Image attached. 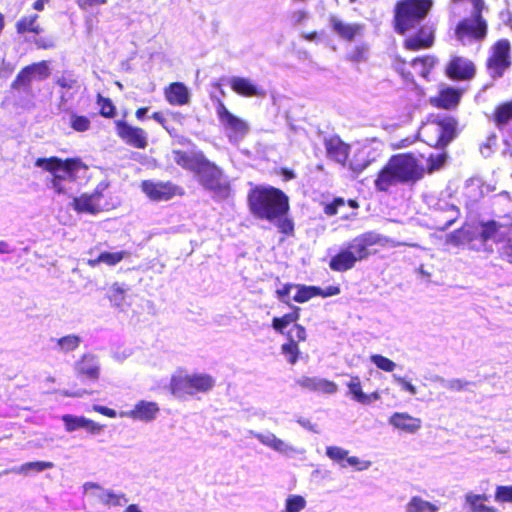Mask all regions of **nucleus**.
I'll list each match as a JSON object with an SVG mask.
<instances>
[{
    "mask_svg": "<svg viewBox=\"0 0 512 512\" xmlns=\"http://www.w3.org/2000/svg\"><path fill=\"white\" fill-rule=\"evenodd\" d=\"M347 387L349 393L352 396V399L358 403L368 405L374 401H377L381 398V395L378 391H374L370 394H366L362 391V383L360 377L357 375L350 376V380L347 383Z\"/></svg>",
    "mask_w": 512,
    "mask_h": 512,
    "instance_id": "nucleus-31",
    "label": "nucleus"
},
{
    "mask_svg": "<svg viewBox=\"0 0 512 512\" xmlns=\"http://www.w3.org/2000/svg\"><path fill=\"white\" fill-rule=\"evenodd\" d=\"M78 377L96 382L100 378V364L96 355L84 353L75 364Z\"/></svg>",
    "mask_w": 512,
    "mask_h": 512,
    "instance_id": "nucleus-21",
    "label": "nucleus"
},
{
    "mask_svg": "<svg viewBox=\"0 0 512 512\" xmlns=\"http://www.w3.org/2000/svg\"><path fill=\"white\" fill-rule=\"evenodd\" d=\"M346 204L342 197H336L331 202L324 204L323 212L327 216H334L338 213L339 209Z\"/></svg>",
    "mask_w": 512,
    "mask_h": 512,
    "instance_id": "nucleus-50",
    "label": "nucleus"
},
{
    "mask_svg": "<svg viewBox=\"0 0 512 512\" xmlns=\"http://www.w3.org/2000/svg\"><path fill=\"white\" fill-rule=\"evenodd\" d=\"M69 126L76 132H86L91 128V121L89 117L85 115H79L77 113H71Z\"/></svg>",
    "mask_w": 512,
    "mask_h": 512,
    "instance_id": "nucleus-41",
    "label": "nucleus"
},
{
    "mask_svg": "<svg viewBox=\"0 0 512 512\" xmlns=\"http://www.w3.org/2000/svg\"><path fill=\"white\" fill-rule=\"evenodd\" d=\"M166 101L173 106H183L189 103L190 93L182 82H172L164 88Z\"/></svg>",
    "mask_w": 512,
    "mask_h": 512,
    "instance_id": "nucleus-28",
    "label": "nucleus"
},
{
    "mask_svg": "<svg viewBox=\"0 0 512 512\" xmlns=\"http://www.w3.org/2000/svg\"><path fill=\"white\" fill-rule=\"evenodd\" d=\"M280 173L284 176V179L287 181L295 178V173L291 169L282 168Z\"/></svg>",
    "mask_w": 512,
    "mask_h": 512,
    "instance_id": "nucleus-64",
    "label": "nucleus"
},
{
    "mask_svg": "<svg viewBox=\"0 0 512 512\" xmlns=\"http://www.w3.org/2000/svg\"><path fill=\"white\" fill-rule=\"evenodd\" d=\"M473 241V233L466 227L462 226L447 236L446 243L453 246H460Z\"/></svg>",
    "mask_w": 512,
    "mask_h": 512,
    "instance_id": "nucleus-38",
    "label": "nucleus"
},
{
    "mask_svg": "<svg viewBox=\"0 0 512 512\" xmlns=\"http://www.w3.org/2000/svg\"><path fill=\"white\" fill-rule=\"evenodd\" d=\"M490 120L498 130L505 129L512 123V101H505L495 106Z\"/></svg>",
    "mask_w": 512,
    "mask_h": 512,
    "instance_id": "nucleus-32",
    "label": "nucleus"
},
{
    "mask_svg": "<svg viewBox=\"0 0 512 512\" xmlns=\"http://www.w3.org/2000/svg\"><path fill=\"white\" fill-rule=\"evenodd\" d=\"M173 157L178 166L194 173L206 156L201 151L189 153L184 150H174Z\"/></svg>",
    "mask_w": 512,
    "mask_h": 512,
    "instance_id": "nucleus-30",
    "label": "nucleus"
},
{
    "mask_svg": "<svg viewBox=\"0 0 512 512\" xmlns=\"http://www.w3.org/2000/svg\"><path fill=\"white\" fill-rule=\"evenodd\" d=\"M393 67L406 80H412L413 74L407 69V62L400 56H395L393 59Z\"/></svg>",
    "mask_w": 512,
    "mask_h": 512,
    "instance_id": "nucleus-49",
    "label": "nucleus"
},
{
    "mask_svg": "<svg viewBox=\"0 0 512 512\" xmlns=\"http://www.w3.org/2000/svg\"><path fill=\"white\" fill-rule=\"evenodd\" d=\"M461 98V89L447 86L440 89L435 96L430 97L429 103L437 109L454 110L458 107Z\"/></svg>",
    "mask_w": 512,
    "mask_h": 512,
    "instance_id": "nucleus-19",
    "label": "nucleus"
},
{
    "mask_svg": "<svg viewBox=\"0 0 512 512\" xmlns=\"http://www.w3.org/2000/svg\"><path fill=\"white\" fill-rule=\"evenodd\" d=\"M389 239L375 231H366L354 237L347 246L353 251L358 261L367 259L373 246H386Z\"/></svg>",
    "mask_w": 512,
    "mask_h": 512,
    "instance_id": "nucleus-14",
    "label": "nucleus"
},
{
    "mask_svg": "<svg viewBox=\"0 0 512 512\" xmlns=\"http://www.w3.org/2000/svg\"><path fill=\"white\" fill-rule=\"evenodd\" d=\"M489 497L485 494L467 493L465 503L469 506L470 512H497V508L485 504Z\"/></svg>",
    "mask_w": 512,
    "mask_h": 512,
    "instance_id": "nucleus-35",
    "label": "nucleus"
},
{
    "mask_svg": "<svg viewBox=\"0 0 512 512\" xmlns=\"http://www.w3.org/2000/svg\"><path fill=\"white\" fill-rule=\"evenodd\" d=\"M85 418L86 417L84 416H76L72 414H64L61 416V420L67 432H74L78 429H84Z\"/></svg>",
    "mask_w": 512,
    "mask_h": 512,
    "instance_id": "nucleus-42",
    "label": "nucleus"
},
{
    "mask_svg": "<svg viewBox=\"0 0 512 512\" xmlns=\"http://www.w3.org/2000/svg\"><path fill=\"white\" fill-rule=\"evenodd\" d=\"M81 343V338L77 335L71 334L57 339V345L64 353L76 350Z\"/></svg>",
    "mask_w": 512,
    "mask_h": 512,
    "instance_id": "nucleus-43",
    "label": "nucleus"
},
{
    "mask_svg": "<svg viewBox=\"0 0 512 512\" xmlns=\"http://www.w3.org/2000/svg\"><path fill=\"white\" fill-rule=\"evenodd\" d=\"M388 423L395 429L409 434L416 433L422 426L420 418L414 417L407 412L393 413L389 417Z\"/></svg>",
    "mask_w": 512,
    "mask_h": 512,
    "instance_id": "nucleus-25",
    "label": "nucleus"
},
{
    "mask_svg": "<svg viewBox=\"0 0 512 512\" xmlns=\"http://www.w3.org/2000/svg\"><path fill=\"white\" fill-rule=\"evenodd\" d=\"M418 134L429 146L443 149L456 138L458 120L451 115L431 114L420 127Z\"/></svg>",
    "mask_w": 512,
    "mask_h": 512,
    "instance_id": "nucleus-4",
    "label": "nucleus"
},
{
    "mask_svg": "<svg viewBox=\"0 0 512 512\" xmlns=\"http://www.w3.org/2000/svg\"><path fill=\"white\" fill-rule=\"evenodd\" d=\"M296 384L304 390L322 394H334L338 390L335 382L318 377L301 376Z\"/></svg>",
    "mask_w": 512,
    "mask_h": 512,
    "instance_id": "nucleus-23",
    "label": "nucleus"
},
{
    "mask_svg": "<svg viewBox=\"0 0 512 512\" xmlns=\"http://www.w3.org/2000/svg\"><path fill=\"white\" fill-rule=\"evenodd\" d=\"M140 188L147 198L155 202L169 201L184 193L182 188L172 181L143 180Z\"/></svg>",
    "mask_w": 512,
    "mask_h": 512,
    "instance_id": "nucleus-13",
    "label": "nucleus"
},
{
    "mask_svg": "<svg viewBox=\"0 0 512 512\" xmlns=\"http://www.w3.org/2000/svg\"><path fill=\"white\" fill-rule=\"evenodd\" d=\"M77 83V80L72 75H62L56 80V84L63 89H71Z\"/></svg>",
    "mask_w": 512,
    "mask_h": 512,
    "instance_id": "nucleus-54",
    "label": "nucleus"
},
{
    "mask_svg": "<svg viewBox=\"0 0 512 512\" xmlns=\"http://www.w3.org/2000/svg\"><path fill=\"white\" fill-rule=\"evenodd\" d=\"M106 187V184H100L94 189V191L91 194H89L91 197H93V200L96 203H100V200L103 197V191Z\"/></svg>",
    "mask_w": 512,
    "mask_h": 512,
    "instance_id": "nucleus-62",
    "label": "nucleus"
},
{
    "mask_svg": "<svg viewBox=\"0 0 512 512\" xmlns=\"http://www.w3.org/2000/svg\"><path fill=\"white\" fill-rule=\"evenodd\" d=\"M300 316L301 308L291 306L289 313L272 319V328L286 339L280 351L290 365H295L301 358L299 344L308 337L306 328L298 323Z\"/></svg>",
    "mask_w": 512,
    "mask_h": 512,
    "instance_id": "nucleus-3",
    "label": "nucleus"
},
{
    "mask_svg": "<svg viewBox=\"0 0 512 512\" xmlns=\"http://www.w3.org/2000/svg\"><path fill=\"white\" fill-rule=\"evenodd\" d=\"M327 157L346 166L348 162V155L350 146L343 142L340 137L332 136L324 141Z\"/></svg>",
    "mask_w": 512,
    "mask_h": 512,
    "instance_id": "nucleus-24",
    "label": "nucleus"
},
{
    "mask_svg": "<svg viewBox=\"0 0 512 512\" xmlns=\"http://www.w3.org/2000/svg\"><path fill=\"white\" fill-rule=\"evenodd\" d=\"M421 64L424 67L431 68L435 64L434 56L426 55L421 57H416L411 61V65Z\"/></svg>",
    "mask_w": 512,
    "mask_h": 512,
    "instance_id": "nucleus-57",
    "label": "nucleus"
},
{
    "mask_svg": "<svg viewBox=\"0 0 512 512\" xmlns=\"http://www.w3.org/2000/svg\"><path fill=\"white\" fill-rule=\"evenodd\" d=\"M368 47L365 44L355 46L346 58L350 62L360 63L367 60Z\"/></svg>",
    "mask_w": 512,
    "mask_h": 512,
    "instance_id": "nucleus-46",
    "label": "nucleus"
},
{
    "mask_svg": "<svg viewBox=\"0 0 512 512\" xmlns=\"http://www.w3.org/2000/svg\"><path fill=\"white\" fill-rule=\"evenodd\" d=\"M394 380L401 386L404 391H407L411 395L417 394L416 387L411 383V381L407 380L405 377L394 376Z\"/></svg>",
    "mask_w": 512,
    "mask_h": 512,
    "instance_id": "nucleus-53",
    "label": "nucleus"
},
{
    "mask_svg": "<svg viewBox=\"0 0 512 512\" xmlns=\"http://www.w3.org/2000/svg\"><path fill=\"white\" fill-rule=\"evenodd\" d=\"M129 255L127 251H117V252H101L95 259H89L87 264L90 267H95L100 263H104L108 266H115L120 263L126 256Z\"/></svg>",
    "mask_w": 512,
    "mask_h": 512,
    "instance_id": "nucleus-36",
    "label": "nucleus"
},
{
    "mask_svg": "<svg viewBox=\"0 0 512 512\" xmlns=\"http://www.w3.org/2000/svg\"><path fill=\"white\" fill-rule=\"evenodd\" d=\"M494 498L500 503H512V485H499L495 489Z\"/></svg>",
    "mask_w": 512,
    "mask_h": 512,
    "instance_id": "nucleus-48",
    "label": "nucleus"
},
{
    "mask_svg": "<svg viewBox=\"0 0 512 512\" xmlns=\"http://www.w3.org/2000/svg\"><path fill=\"white\" fill-rule=\"evenodd\" d=\"M214 386L215 379L209 374L178 371L171 376L168 388L174 397L184 399L198 393H208Z\"/></svg>",
    "mask_w": 512,
    "mask_h": 512,
    "instance_id": "nucleus-8",
    "label": "nucleus"
},
{
    "mask_svg": "<svg viewBox=\"0 0 512 512\" xmlns=\"http://www.w3.org/2000/svg\"><path fill=\"white\" fill-rule=\"evenodd\" d=\"M359 262L353 254V251L346 246L338 251L329 261V267L335 272H346L355 267Z\"/></svg>",
    "mask_w": 512,
    "mask_h": 512,
    "instance_id": "nucleus-29",
    "label": "nucleus"
},
{
    "mask_svg": "<svg viewBox=\"0 0 512 512\" xmlns=\"http://www.w3.org/2000/svg\"><path fill=\"white\" fill-rule=\"evenodd\" d=\"M103 428L104 425L99 424L91 419L85 418L84 430H86L89 434H98L103 430Z\"/></svg>",
    "mask_w": 512,
    "mask_h": 512,
    "instance_id": "nucleus-55",
    "label": "nucleus"
},
{
    "mask_svg": "<svg viewBox=\"0 0 512 512\" xmlns=\"http://www.w3.org/2000/svg\"><path fill=\"white\" fill-rule=\"evenodd\" d=\"M446 161V154H430L427 158V167H425L426 174H431L436 170H439Z\"/></svg>",
    "mask_w": 512,
    "mask_h": 512,
    "instance_id": "nucleus-45",
    "label": "nucleus"
},
{
    "mask_svg": "<svg viewBox=\"0 0 512 512\" xmlns=\"http://www.w3.org/2000/svg\"><path fill=\"white\" fill-rule=\"evenodd\" d=\"M296 293L293 297V300L297 303H305L310 299L320 296L323 298L336 296L340 294L339 286H328L325 289H322L318 286H307L304 284H296L295 285Z\"/></svg>",
    "mask_w": 512,
    "mask_h": 512,
    "instance_id": "nucleus-20",
    "label": "nucleus"
},
{
    "mask_svg": "<svg viewBox=\"0 0 512 512\" xmlns=\"http://www.w3.org/2000/svg\"><path fill=\"white\" fill-rule=\"evenodd\" d=\"M326 455L343 468L352 467L356 470H362L367 467V465H362L358 457L349 456V452L339 446H328Z\"/></svg>",
    "mask_w": 512,
    "mask_h": 512,
    "instance_id": "nucleus-26",
    "label": "nucleus"
},
{
    "mask_svg": "<svg viewBox=\"0 0 512 512\" xmlns=\"http://www.w3.org/2000/svg\"><path fill=\"white\" fill-rule=\"evenodd\" d=\"M83 488L85 492L93 491V497L108 507L121 506L128 501L124 494L106 491L97 483L87 482Z\"/></svg>",
    "mask_w": 512,
    "mask_h": 512,
    "instance_id": "nucleus-22",
    "label": "nucleus"
},
{
    "mask_svg": "<svg viewBox=\"0 0 512 512\" xmlns=\"http://www.w3.org/2000/svg\"><path fill=\"white\" fill-rule=\"evenodd\" d=\"M296 284L286 283L281 288L276 290V295L278 299L286 304H290L289 302V294L293 288H295Z\"/></svg>",
    "mask_w": 512,
    "mask_h": 512,
    "instance_id": "nucleus-52",
    "label": "nucleus"
},
{
    "mask_svg": "<svg viewBox=\"0 0 512 512\" xmlns=\"http://www.w3.org/2000/svg\"><path fill=\"white\" fill-rule=\"evenodd\" d=\"M53 464L51 462H44V461H36V462H29L24 465L25 468L28 469H34L37 472L43 471L45 469L52 468Z\"/></svg>",
    "mask_w": 512,
    "mask_h": 512,
    "instance_id": "nucleus-59",
    "label": "nucleus"
},
{
    "mask_svg": "<svg viewBox=\"0 0 512 512\" xmlns=\"http://www.w3.org/2000/svg\"><path fill=\"white\" fill-rule=\"evenodd\" d=\"M434 43V28L431 26L422 25L413 35L404 39L403 47L408 51H420L433 47Z\"/></svg>",
    "mask_w": 512,
    "mask_h": 512,
    "instance_id": "nucleus-18",
    "label": "nucleus"
},
{
    "mask_svg": "<svg viewBox=\"0 0 512 512\" xmlns=\"http://www.w3.org/2000/svg\"><path fill=\"white\" fill-rule=\"evenodd\" d=\"M306 506V500L301 495H289L285 502V509L281 512H300Z\"/></svg>",
    "mask_w": 512,
    "mask_h": 512,
    "instance_id": "nucleus-44",
    "label": "nucleus"
},
{
    "mask_svg": "<svg viewBox=\"0 0 512 512\" xmlns=\"http://www.w3.org/2000/svg\"><path fill=\"white\" fill-rule=\"evenodd\" d=\"M108 0H76L81 10H88L94 6H100L107 3Z\"/></svg>",
    "mask_w": 512,
    "mask_h": 512,
    "instance_id": "nucleus-56",
    "label": "nucleus"
},
{
    "mask_svg": "<svg viewBox=\"0 0 512 512\" xmlns=\"http://www.w3.org/2000/svg\"><path fill=\"white\" fill-rule=\"evenodd\" d=\"M438 510V506L419 496H413L406 504V512H438Z\"/></svg>",
    "mask_w": 512,
    "mask_h": 512,
    "instance_id": "nucleus-37",
    "label": "nucleus"
},
{
    "mask_svg": "<svg viewBox=\"0 0 512 512\" xmlns=\"http://www.w3.org/2000/svg\"><path fill=\"white\" fill-rule=\"evenodd\" d=\"M370 359L377 368L385 372H392L396 367V364L391 359L380 354L372 355Z\"/></svg>",
    "mask_w": 512,
    "mask_h": 512,
    "instance_id": "nucleus-47",
    "label": "nucleus"
},
{
    "mask_svg": "<svg viewBox=\"0 0 512 512\" xmlns=\"http://www.w3.org/2000/svg\"><path fill=\"white\" fill-rule=\"evenodd\" d=\"M426 174L425 167L412 152L392 155L379 170L374 180L375 189L388 192L397 184L414 185L421 181Z\"/></svg>",
    "mask_w": 512,
    "mask_h": 512,
    "instance_id": "nucleus-2",
    "label": "nucleus"
},
{
    "mask_svg": "<svg viewBox=\"0 0 512 512\" xmlns=\"http://www.w3.org/2000/svg\"><path fill=\"white\" fill-rule=\"evenodd\" d=\"M194 174L198 177L199 183L208 190L222 192L228 189V184L223 182V171L214 162L206 157Z\"/></svg>",
    "mask_w": 512,
    "mask_h": 512,
    "instance_id": "nucleus-12",
    "label": "nucleus"
},
{
    "mask_svg": "<svg viewBox=\"0 0 512 512\" xmlns=\"http://www.w3.org/2000/svg\"><path fill=\"white\" fill-rule=\"evenodd\" d=\"M117 136L128 146L136 149H145L148 146L147 132L138 126H132L120 119L114 122Z\"/></svg>",
    "mask_w": 512,
    "mask_h": 512,
    "instance_id": "nucleus-15",
    "label": "nucleus"
},
{
    "mask_svg": "<svg viewBox=\"0 0 512 512\" xmlns=\"http://www.w3.org/2000/svg\"><path fill=\"white\" fill-rule=\"evenodd\" d=\"M215 108L218 120L225 129L231 131L237 137H243L248 133V124L243 119L232 114L220 98L215 100Z\"/></svg>",
    "mask_w": 512,
    "mask_h": 512,
    "instance_id": "nucleus-16",
    "label": "nucleus"
},
{
    "mask_svg": "<svg viewBox=\"0 0 512 512\" xmlns=\"http://www.w3.org/2000/svg\"><path fill=\"white\" fill-rule=\"evenodd\" d=\"M484 0H475L474 10L470 17L459 20L454 28V37L462 46L473 43L481 44L488 36V22L483 16Z\"/></svg>",
    "mask_w": 512,
    "mask_h": 512,
    "instance_id": "nucleus-6",
    "label": "nucleus"
},
{
    "mask_svg": "<svg viewBox=\"0 0 512 512\" xmlns=\"http://www.w3.org/2000/svg\"><path fill=\"white\" fill-rule=\"evenodd\" d=\"M247 204L254 218L274 224L284 235L293 234L294 222L288 217L289 197L281 189L273 186H255L248 192Z\"/></svg>",
    "mask_w": 512,
    "mask_h": 512,
    "instance_id": "nucleus-1",
    "label": "nucleus"
},
{
    "mask_svg": "<svg viewBox=\"0 0 512 512\" xmlns=\"http://www.w3.org/2000/svg\"><path fill=\"white\" fill-rule=\"evenodd\" d=\"M329 23L333 32L343 41L353 42L361 37L365 31V25L362 23H347L340 19L337 15L329 16Z\"/></svg>",
    "mask_w": 512,
    "mask_h": 512,
    "instance_id": "nucleus-17",
    "label": "nucleus"
},
{
    "mask_svg": "<svg viewBox=\"0 0 512 512\" xmlns=\"http://www.w3.org/2000/svg\"><path fill=\"white\" fill-rule=\"evenodd\" d=\"M151 117L172 135V130L167 126V120L161 111L153 112Z\"/></svg>",
    "mask_w": 512,
    "mask_h": 512,
    "instance_id": "nucleus-61",
    "label": "nucleus"
},
{
    "mask_svg": "<svg viewBox=\"0 0 512 512\" xmlns=\"http://www.w3.org/2000/svg\"><path fill=\"white\" fill-rule=\"evenodd\" d=\"M229 85L233 92L242 97H261L265 94L264 90L254 84L249 78L231 77Z\"/></svg>",
    "mask_w": 512,
    "mask_h": 512,
    "instance_id": "nucleus-27",
    "label": "nucleus"
},
{
    "mask_svg": "<svg viewBox=\"0 0 512 512\" xmlns=\"http://www.w3.org/2000/svg\"><path fill=\"white\" fill-rule=\"evenodd\" d=\"M35 166L42 168L51 174V184L57 194L65 192L62 182L65 180L74 181L76 172L85 169L86 165L79 157L61 159L56 156L49 158H37Z\"/></svg>",
    "mask_w": 512,
    "mask_h": 512,
    "instance_id": "nucleus-7",
    "label": "nucleus"
},
{
    "mask_svg": "<svg viewBox=\"0 0 512 512\" xmlns=\"http://www.w3.org/2000/svg\"><path fill=\"white\" fill-rule=\"evenodd\" d=\"M433 4V0H398L393 9L395 32L404 35L414 29L428 16Z\"/></svg>",
    "mask_w": 512,
    "mask_h": 512,
    "instance_id": "nucleus-5",
    "label": "nucleus"
},
{
    "mask_svg": "<svg viewBox=\"0 0 512 512\" xmlns=\"http://www.w3.org/2000/svg\"><path fill=\"white\" fill-rule=\"evenodd\" d=\"M38 19V15L34 14L32 16H24L16 23V30L18 33L23 34L26 32H32L34 34H39L42 29L36 21Z\"/></svg>",
    "mask_w": 512,
    "mask_h": 512,
    "instance_id": "nucleus-40",
    "label": "nucleus"
},
{
    "mask_svg": "<svg viewBox=\"0 0 512 512\" xmlns=\"http://www.w3.org/2000/svg\"><path fill=\"white\" fill-rule=\"evenodd\" d=\"M158 412L159 407L155 402L139 401L129 412V416L136 420L151 421Z\"/></svg>",
    "mask_w": 512,
    "mask_h": 512,
    "instance_id": "nucleus-33",
    "label": "nucleus"
},
{
    "mask_svg": "<svg viewBox=\"0 0 512 512\" xmlns=\"http://www.w3.org/2000/svg\"><path fill=\"white\" fill-rule=\"evenodd\" d=\"M476 73L475 63L471 59L459 54L450 55L444 67L445 76L457 82L470 81L476 76Z\"/></svg>",
    "mask_w": 512,
    "mask_h": 512,
    "instance_id": "nucleus-11",
    "label": "nucleus"
},
{
    "mask_svg": "<svg viewBox=\"0 0 512 512\" xmlns=\"http://www.w3.org/2000/svg\"><path fill=\"white\" fill-rule=\"evenodd\" d=\"M503 256L506 260L512 264V243H507L502 248Z\"/></svg>",
    "mask_w": 512,
    "mask_h": 512,
    "instance_id": "nucleus-63",
    "label": "nucleus"
},
{
    "mask_svg": "<svg viewBox=\"0 0 512 512\" xmlns=\"http://www.w3.org/2000/svg\"><path fill=\"white\" fill-rule=\"evenodd\" d=\"M512 66V45L509 39L496 40L489 49L485 68L493 80L500 79Z\"/></svg>",
    "mask_w": 512,
    "mask_h": 512,
    "instance_id": "nucleus-9",
    "label": "nucleus"
},
{
    "mask_svg": "<svg viewBox=\"0 0 512 512\" xmlns=\"http://www.w3.org/2000/svg\"><path fill=\"white\" fill-rule=\"evenodd\" d=\"M126 289L119 283H114L110 288V300L115 302H122L125 298Z\"/></svg>",
    "mask_w": 512,
    "mask_h": 512,
    "instance_id": "nucleus-51",
    "label": "nucleus"
},
{
    "mask_svg": "<svg viewBox=\"0 0 512 512\" xmlns=\"http://www.w3.org/2000/svg\"><path fill=\"white\" fill-rule=\"evenodd\" d=\"M92 409L95 412H97L103 416L109 417V418H115L117 416V413L114 409L106 407V406L94 405Z\"/></svg>",
    "mask_w": 512,
    "mask_h": 512,
    "instance_id": "nucleus-60",
    "label": "nucleus"
},
{
    "mask_svg": "<svg viewBox=\"0 0 512 512\" xmlns=\"http://www.w3.org/2000/svg\"><path fill=\"white\" fill-rule=\"evenodd\" d=\"M74 210L78 213L97 214L102 210L100 203H96L88 194H82L75 197L72 201Z\"/></svg>",
    "mask_w": 512,
    "mask_h": 512,
    "instance_id": "nucleus-34",
    "label": "nucleus"
},
{
    "mask_svg": "<svg viewBox=\"0 0 512 512\" xmlns=\"http://www.w3.org/2000/svg\"><path fill=\"white\" fill-rule=\"evenodd\" d=\"M96 104L99 109V114L103 118L112 119L117 115L116 106L109 97H105L101 93H97Z\"/></svg>",
    "mask_w": 512,
    "mask_h": 512,
    "instance_id": "nucleus-39",
    "label": "nucleus"
},
{
    "mask_svg": "<svg viewBox=\"0 0 512 512\" xmlns=\"http://www.w3.org/2000/svg\"><path fill=\"white\" fill-rule=\"evenodd\" d=\"M469 385V382L464 379H452L448 383V388L452 391H463L465 390Z\"/></svg>",
    "mask_w": 512,
    "mask_h": 512,
    "instance_id": "nucleus-58",
    "label": "nucleus"
},
{
    "mask_svg": "<svg viewBox=\"0 0 512 512\" xmlns=\"http://www.w3.org/2000/svg\"><path fill=\"white\" fill-rule=\"evenodd\" d=\"M50 76V69L47 61L42 60L26 65L19 70L12 81L10 88L17 93L32 95V82L36 80H45Z\"/></svg>",
    "mask_w": 512,
    "mask_h": 512,
    "instance_id": "nucleus-10",
    "label": "nucleus"
}]
</instances>
